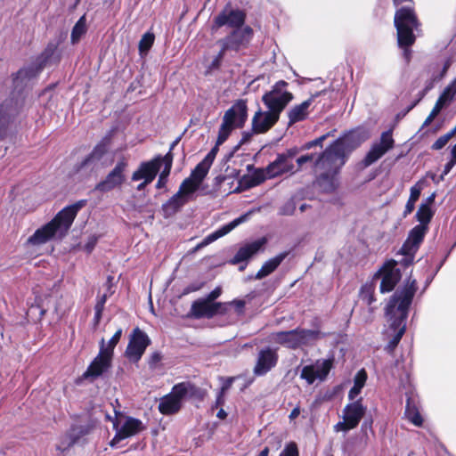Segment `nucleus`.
Here are the masks:
<instances>
[{
  "instance_id": "nucleus-1",
  "label": "nucleus",
  "mask_w": 456,
  "mask_h": 456,
  "mask_svg": "<svg viewBox=\"0 0 456 456\" xmlns=\"http://www.w3.org/2000/svg\"><path fill=\"white\" fill-rule=\"evenodd\" d=\"M417 289L416 281L409 278L404 286L394 293L386 307V314L391 322L390 328L395 332V335L387 346L389 352H392L397 346L405 332L408 310Z\"/></svg>"
},
{
  "instance_id": "nucleus-2",
  "label": "nucleus",
  "mask_w": 456,
  "mask_h": 456,
  "mask_svg": "<svg viewBox=\"0 0 456 456\" xmlns=\"http://www.w3.org/2000/svg\"><path fill=\"white\" fill-rule=\"evenodd\" d=\"M82 200L61 210L55 217L37 229L28 239V243L35 246L43 245L53 238H62L70 228L77 212L86 205Z\"/></svg>"
},
{
  "instance_id": "nucleus-3",
  "label": "nucleus",
  "mask_w": 456,
  "mask_h": 456,
  "mask_svg": "<svg viewBox=\"0 0 456 456\" xmlns=\"http://www.w3.org/2000/svg\"><path fill=\"white\" fill-rule=\"evenodd\" d=\"M346 157L332 143L316 159L314 166L319 173L317 183L323 191L335 189L334 176L346 163Z\"/></svg>"
},
{
  "instance_id": "nucleus-4",
  "label": "nucleus",
  "mask_w": 456,
  "mask_h": 456,
  "mask_svg": "<svg viewBox=\"0 0 456 456\" xmlns=\"http://www.w3.org/2000/svg\"><path fill=\"white\" fill-rule=\"evenodd\" d=\"M321 338V332L318 330H307L300 328L287 331L273 332L270 335V339L272 342L292 350L311 346Z\"/></svg>"
},
{
  "instance_id": "nucleus-5",
  "label": "nucleus",
  "mask_w": 456,
  "mask_h": 456,
  "mask_svg": "<svg viewBox=\"0 0 456 456\" xmlns=\"http://www.w3.org/2000/svg\"><path fill=\"white\" fill-rule=\"evenodd\" d=\"M395 26L397 30V41L400 47H408L414 44L413 30L418 28L419 22L412 8L402 7L398 9L395 15Z\"/></svg>"
},
{
  "instance_id": "nucleus-6",
  "label": "nucleus",
  "mask_w": 456,
  "mask_h": 456,
  "mask_svg": "<svg viewBox=\"0 0 456 456\" xmlns=\"http://www.w3.org/2000/svg\"><path fill=\"white\" fill-rule=\"evenodd\" d=\"M247 118V103L244 100H238L224 112L218 132L217 144H223L234 128L242 127Z\"/></svg>"
},
{
  "instance_id": "nucleus-7",
  "label": "nucleus",
  "mask_w": 456,
  "mask_h": 456,
  "mask_svg": "<svg viewBox=\"0 0 456 456\" xmlns=\"http://www.w3.org/2000/svg\"><path fill=\"white\" fill-rule=\"evenodd\" d=\"M254 36L251 27L232 29L224 37L217 41V45L222 47V53L227 52L240 53L246 50Z\"/></svg>"
},
{
  "instance_id": "nucleus-8",
  "label": "nucleus",
  "mask_w": 456,
  "mask_h": 456,
  "mask_svg": "<svg viewBox=\"0 0 456 456\" xmlns=\"http://www.w3.org/2000/svg\"><path fill=\"white\" fill-rule=\"evenodd\" d=\"M115 436L110 442L111 447H117L118 444L126 438L134 436L146 429V426L142 420L131 417L120 415L113 421Z\"/></svg>"
},
{
  "instance_id": "nucleus-9",
  "label": "nucleus",
  "mask_w": 456,
  "mask_h": 456,
  "mask_svg": "<svg viewBox=\"0 0 456 456\" xmlns=\"http://www.w3.org/2000/svg\"><path fill=\"white\" fill-rule=\"evenodd\" d=\"M287 86V82L280 80L273 86L271 91L265 93L262 97V101L267 109L278 116L293 100V94L285 89Z\"/></svg>"
},
{
  "instance_id": "nucleus-10",
  "label": "nucleus",
  "mask_w": 456,
  "mask_h": 456,
  "mask_svg": "<svg viewBox=\"0 0 456 456\" xmlns=\"http://www.w3.org/2000/svg\"><path fill=\"white\" fill-rule=\"evenodd\" d=\"M246 21V12L239 8L226 5L215 18L211 31L216 32L220 28L226 26L232 29L243 28Z\"/></svg>"
},
{
  "instance_id": "nucleus-11",
  "label": "nucleus",
  "mask_w": 456,
  "mask_h": 456,
  "mask_svg": "<svg viewBox=\"0 0 456 456\" xmlns=\"http://www.w3.org/2000/svg\"><path fill=\"white\" fill-rule=\"evenodd\" d=\"M151 344L148 335L139 328L134 329L125 351V356L133 362H137Z\"/></svg>"
},
{
  "instance_id": "nucleus-12",
  "label": "nucleus",
  "mask_w": 456,
  "mask_h": 456,
  "mask_svg": "<svg viewBox=\"0 0 456 456\" xmlns=\"http://www.w3.org/2000/svg\"><path fill=\"white\" fill-rule=\"evenodd\" d=\"M188 392L184 383L175 385L171 393L163 396L159 404V411L164 415L176 413L182 406V401Z\"/></svg>"
},
{
  "instance_id": "nucleus-13",
  "label": "nucleus",
  "mask_w": 456,
  "mask_h": 456,
  "mask_svg": "<svg viewBox=\"0 0 456 456\" xmlns=\"http://www.w3.org/2000/svg\"><path fill=\"white\" fill-rule=\"evenodd\" d=\"M127 167V161L120 159L107 176L95 185L94 190L100 192H109L122 185L125 182V172Z\"/></svg>"
},
{
  "instance_id": "nucleus-14",
  "label": "nucleus",
  "mask_w": 456,
  "mask_h": 456,
  "mask_svg": "<svg viewBox=\"0 0 456 456\" xmlns=\"http://www.w3.org/2000/svg\"><path fill=\"white\" fill-rule=\"evenodd\" d=\"M395 141L393 139L392 131H385L381 134L379 142H374L368 153L366 154L363 164L369 167L381 159L388 151L394 148Z\"/></svg>"
},
{
  "instance_id": "nucleus-15",
  "label": "nucleus",
  "mask_w": 456,
  "mask_h": 456,
  "mask_svg": "<svg viewBox=\"0 0 456 456\" xmlns=\"http://www.w3.org/2000/svg\"><path fill=\"white\" fill-rule=\"evenodd\" d=\"M333 365V359H320L314 364L304 366L300 378L305 379L308 385H312L315 380L323 381L328 376Z\"/></svg>"
},
{
  "instance_id": "nucleus-16",
  "label": "nucleus",
  "mask_w": 456,
  "mask_h": 456,
  "mask_svg": "<svg viewBox=\"0 0 456 456\" xmlns=\"http://www.w3.org/2000/svg\"><path fill=\"white\" fill-rule=\"evenodd\" d=\"M297 154V150L296 148L289 149L285 152L279 154L276 159L267 166L269 175L274 178L285 173H293L295 167L292 160Z\"/></svg>"
},
{
  "instance_id": "nucleus-17",
  "label": "nucleus",
  "mask_w": 456,
  "mask_h": 456,
  "mask_svg": "<svg viewBox=\"0 0 456 456\" xmlns=\"http://www.w3.org/2000/svg\"><path fill=\"white\" fill-rule=\"evenodd\" d=\"M226 310V304L220 302L211 303L202 298L192 303L191 313L195 318H212L216 314H225Z\"/></svg>"
},
{
  "instance_id": "nucleus-18",
  "label": "nucleus",
  "mask_w": 456,
  "mask_h": 456,
  "mask_svg": "<svg viewBox=\"0 0 456 456\" xmlns=\"http://www.w3.org/2000/svg\"><path fill=\"white\" fill-rule=\"evenodd\" d=\"M396 262L394 260L386 263L383 267L375 274L374 279L382 277L380 283V292L387 293L392 291L400 280L399 270L395 268Z\"/></svg>"
},
{
  "instance_id": "nucleus-19",
  "label": "nucleus",
  "mask_w": 456,
  "mask_h": 456,
  "mask_svg": "<svg viewBox=\"0 0 456 456\" xmlns=\"http://www.w3.org/2000/svg\"><path fill=\"white\" fill-rule=\"evenodd\" d=\"M112 356L109 353H104L103 348H100L98 355L90 363L84 373L86 379H96L106 372L111 366Z\"/></svg>"
},
{
  "instance_id": "nucleus-20",
  "label": "nucleus",
  "mask_w": 456,
  "mask_h": 456,
  "mask_svg": "<svg viewBox=\"0 0 456 456\" xmlns=\"http://www.w3.org/2000/svg\"><path fill=\"white\" fill-rule=\"evenodd\" d=\"M367 138L368 135L363 132L352 131L346 134L344 137L338 139L333 142V144L346 157L352 151L359 147Z\"/></svg>"
},
{
  "instance_id": "nucleus-21",
  "label": "nucleus",
  "mask_w": 456,
  "mask_h": 456,
  "mask_svg": "<svg viewBox=\"0 0 456 456\" xmlns=\"http://www.w3.org/2000/svg\"><path fill=\"white\" fill-rule=\"evenodd\" d=\"M277 362L278 354L274 350L263 349L258 353L253 372L256 376H264L276 365Z\"/></svg>"
},
{
  "instance_id": "nucleus-22",
  "label": "nucleus",
  "mask_w": 456,
  "mask_h": 456,
  "mask_svg": "<svg viewBox=\"0 0 456 456\" xmlns=\"http://www.w3.org/2000/svg\"><path fill=\"white\" fill-rule=\"evenodd\" d=\"M280 116L271 111L258 110L255 113L252 119V130L255 134H263L267 132L279 120Z\"/></svg>"
},
{
  "instance_id": "nucleus-23",
  "label": "nucleus",
  "mask_w": 456,
  "mask_h": 456,
  "mask_svg": "<svg viewBox=\"0 0 456 456\" xmlns=\"http://www.w3.org/2000/svg\"><path fill=\"white\" fill-rule=\"evenodd\" d=\"M428 227L425 225H416L409 232L408 238L402 247L404 255L412 256L419 248L424 240Z\"/></svg>"
},
{
  "instance_id": "nucleus-24",
  "label": "nucleus",
  "mask_w": 456,
  "mask_h": 456,
  "mask_svg": "<svg viewBox=\"0 0 456 456\" xmlns=\"http://www.w3.org/2000/svg\"><path fill=\"white\" fill-rule=\"evenodd\" d=\"M159 159H152L150 161L142 162L138 168L132 175V181H146L151 183L159 173Z\"/></svg>"
},
{
  "instance_id": "nucleus-25",
  "label": "nucleus",
  "mask_w": 456,
  "mask_h": 456,
  "mask_svg": "<svg viewBox=\"0 0 456 456\" xmlns=\"http://www.w3.org/2000/svg\"><path fill=\"white\" fill-rule=\"evenodd\" d=\"M266 242L267 240L265 238H261L244 245L240 248L230 263L232 265H237L248 260L252 256L256 254L266 244Z\"/></svg>"
},
{
  "instance_id": "nucleus-26",
  "label": "nucleus",
  "mask_w": 456,
  "mask_h": 456,
  "mask_svg": "<svg viewBox=\"0 0 456 456\" xmlns=\"http://www.w3.org/2000/svg\"><path fill=\"white\" fill-rule=\"evenodd\" d=\"M362 400L360 398L353 401L343 410V419L347 420L351 427L356 428L366 412V407L363 406Z\"/></svg>"
},
{
  "instance_id": "nucleus-27",
  "label": "nucleus",
  "mask_w": 456,
  "mask_h": 456,
  "mask_svg": "<svg viewBox=\"0 0 456 456\" xmlns=\"http://www.w3.org/2000/svg\"><path fill=\"white\" fill-rule=\"evenodd\" d=\"M314 102V96L301 102L300 104L293 106L288 111L289 125L305 120L309 114V109Z\"/></svg>"
},
{
  "instance_id": "nucleus-28",
  "label": "nucleus",
  "mask_w": 456,
  "mask_h": 456,
  "mask_svg": "<svg viewBox=\"0 0 456 456\" xmlns=\"http://www.w3.org/2000/svg\"><path fill=\"white\" fill-rule=\"evenodd\" d=\"M188 200L179 192L174 194L166 203L162 205V212L165 217H170L178 212Z\"/></svg>"
},
{
  "instance_id": "nucleus-29",
  "label": "nucleus",
  "mask_w": 456,
  "mask_h": 456,
  "mask_svg": "<svg viewBox=\"0 0 456 456\" xmlns=\"http://www.w3.org/2000/svg\"><path fill=\"white\" fill-rule=\"evenodd\" d=\"M288 252H282L277 255L276 256L267 260L261 267V269L256 273L255 279L261 280L273 272H274L277 267L281 264V262L287 257Z\"/></svg>"
},
{
  "instance_id": "nucleus-30",
  "label": "nucleus",
  "mask_w": 456,
  "mask_h": 456,
  "mask_svg": "<svg viewBox=\"0 0 456 456\" xmlns=\"http://www.w3.org/2000/svg\"><path fill=\"white\" fill-rule=\"evenodd\" d=\"M453 97V94H451V87H446L444 93L440 95L438 100L436 101L433 110L424 121L422 127L429 126L435 118L440 113L442 109L444 107L445 103L451 101Z\"/></svg>"
},
{
  "instance_id": "nucleus-31",
  "label": "nucleus",
  "mask_w": 456,
  "mask_h": 456,
  "mask_svg": "<svg viewBox=\"0 0 456 456\" xmlns=\"http://www.w3.org/2000/svg\"><path fill=\"white\" fill-rule=\"evenodd\" d=\"M241 221H242V217L234 219L231 223L227 224L224 225L223 227H221L220 229H218L217 231H216V232H212L211 234L208 235L204 239V240L197 246V248H202V247H204V246H206V245L215 241L216 240L224 236L225 234L229 233L239 224H240Z\"/></svg>"
},
{
  "instance_id": "nucleus-32",
  "label": "nucleus",
  "mask_w": 456,
  "mask_h": 456,
  "mask_svg": "<svg viewBox=\"0 0 456 456\" xmlns=\"http://www.w3.org/2000/svg\"><path fill=\"white\" fill-rule=\"evenodd\" d=\"M89 433V428L87 426L77 425L72 427L69 436L67 437L68 441H62L61 444L58 445V449L61 451H65L71 445H73L79 437Z\"/></svg>"
},
{
  "instance_id": "nucleus-33",
  "label": "nucleus",
  "mask_w": 456,
  "mask_h": 456,
  "mask_svg": "<svg viewBox=\"0 0 456 456\" xmlns=\"http://www.w3.org/2000/svg\"><path fill=\"white\" fill-rule=\"evenodd\" d=\"M366 380L367 373L364 369H362L354 376V386L348 393L349 400L354 401V399L359 395L362 387H364Z\"/></svg>"
},
{
  "instance_id": "nucleus-34",
  "label": "nucleus",
  "mask_w": 456,
  "mask_h": 456,
  "mask_svg": "<svg viewBox=\"0 0 456 456\" xmlns=\"http://www.w3.org/2000/svg\"><path fill=\"white\" fill-rule=\"evenodd\" d=\"M421 189L422 188L419 185V183H416L415 185H413L411 188V194H410L409 200L405 205V208L403 211L404 217H406L408 215H410L413 211V209L415 208V203L419 200V195L421 193Z\"/></svg>"
},
{
  "instance_id": "nucleus-35",
  "label": "nucleus",
  "mask_w": 456,
  "mask_h": 456,
  "mask_svg": "<svg viewBox=\"0 0 456 456\" xmlns=\"http://www.w3.org/2000/svg\"><path fill=\"white\" fill-rule=\"evenodd\" d=\"M200 188V185H198L190 176L187 177L183 181V183L179 186V190L177 192H179L181 195H183L188 201L191 195Z\"/></svg>"
},
{
  "instance_id": "nucleus-36",
  "label": "nucleus",
  "mask_w": 456,
  "mask_h": 456,
  "mask_svg": "<svg viewBox=\"0 0 456 456\" xmlns=\"http://www.w3.org/2000/svg\"><path fill=\"white\" fill-rule=\"evenodd\" d=\"M434 216V212L428 204H421L416 213V218L419 222V225H425L428 227V224Z\"/></svg>"
},
{
  "instance_id": "nucleus-37",
  "label": "nucleus",
  "mask_w": 456,
  "mask_h": 456,
  "mask_svg": "<svg viewBox=\"0 0 456 456\" xmlns=\"http://www.w3.org/2000/svg\"><path fill=\"white\" fill-rule=\"evenodd\" d=\"M86 17L82 16L77 21V23L75 24V26L72 28L71 36H70L71 43L73 45L77 44L80 40L81 37L86 34Z\"/></svg>"
},
{
  "instance_id": "nucleus-38",
  "label": "nucleus",
  "mask_w": 456,
  "mask_h": 456,
  "mask_svg": "<svg viewBox=\"0 0 456 456\" xmlns=\"http://www.w3.org/2000/svg\"><path fill=\"white\" fill-rule=\"evenodd\" d=\"M210 167L204 164L203 162H200L196 167L191 171L190 177L200 186L201 183L207 176Z\"/></svg>"
},
{
  "instance_id": "nucleus-39",
  "label": "nucleus",
  "mask_w": 456,
  "mask_h": 456,
  "mask_svg": "<svg viewBox=\"0 0 456 456\" xmlns=\"http://www.w3.org/2000/svg\"><path fill=\"white\" fill-rule=\"evenodd\" d=\"M122 335V329H118L112 338L109 340L108 344H105L104 338H102L100 342V348H103L104 353H109L110 356L113 357V351L118 341L120 340Z\"/></svg>"
},
{
  "instance_id": "nucleus-40",
  "label": "nucleus",
  "mask_w": 456,
  "mask_h": 456,
  "mask_svg": "<svg viewBox=\"0 0 456 456\" xmlns=\"http://www.w3.org/2000/svg\"><path fill=\"white\" fill-rule=\"evenodd\" d=\"M405 415L407 419L413 423L415 426H421L423 419L421 415L419 414L418 409L412 405L410 400L407 401L406 408H405Z\"/></svg>"
},
{
  "instance_id": "nucleus-41",
  "label": "nucleus",
  "mask_w": 456,
  "mask_h": 456,
  "mask_svg": "<svg viewBox=\"0 0 456 456\" xmlns=\"http://www.w3.org/2000/svg\"><path fill=\"white\" fill-rule=\"evenodd\" d=\"M374 285L371 283L364 284L360 290V297L367 305H370L374 301Z\"/></svg>"
},
{
  "instance_id": "nucleus-42",
  "label": "nucleus",
  "mask_w": 456,
  "mask_h": 456,
  "mask_svg": "<svg viewBox=\"0 0 456 456\" xmlns=\"http://www.w3.org/2000/svg\"><path fill=\"white\" fill-rule=\"evenodd\" d=\"M269 175H270L269 172H267V167L265 169L256 170L251 175L250 185L256 186V185L262 183L266 179L273 178V176H271Z\"/></svg>"
},
{
  "instance_id": "nucleus-43",
  "label": "nucleus",
  "mask_w": 456,
  "mask_h": 456,
  "mask_svg": "<svg viewBox=\"0 0 456 456\" xmlns=\"http://www.w3.org/2000/svg\"><path fill=\"white\" fill-rule=\"evenodd\" d=\"M155 36L151 32H146L139 42L140 53H147L154 43Z\"/></svg>"
},
{
  "instance_id": "nucleus-44",
  "label": "nucleus",
  "mask_w": 456,
  "mask_h": 456,
  "mask_svg": "<svg viewBox=\"0 0 456 456\" xmlns=\"http://www.w3.org/2000/svg\"><path fill=\"white\" fill-rule=\"evenodd\" d=\"M105 152L106 147L103 143L96 145L92 153L82 162V166L87 165L93 159H100Z\"/></svg>"
},
{
  "instance_id": "nucleus-45",
  "label": "nucleus",
  "mask_w": 456,
  "mask_h": 456,
  "mask_svg": "<svg viewBox=\"0 0 456 456\" xmlns=\"http://www.w3.org/2000/svg\"><path fill=\"white\" fill-rule=\"evenodd\" d=\"M455 135L454 133L451 130L450 132L446 133L445 134L440 136L433 144L432 149L435 151H439L443 149L448 142Z\"/></svg>"
},
{
  "instance_id": "nucleus-46",
  "label": "nucleus",
  "mask_w": 456,
  "mask_h": 456,
  "mask_svg": "<svg viewBox=\"0 0 456 456\" xmlns=\"http://www.w3.org/2000/svg\"><path fill=\"white\" fill-rule=\"evenodd\" d=\"M279 456H299L297 444L295 442L287 444Z\"/></svg>"
},
{
  "instance_id": "nucleus-47",
  "label": "nucleus",
  "mask_w": 456,
  "mask_h": 456,
  "mask_svg": "<svg viewBox=\"0 0 456 456\" xmlns=\"http://www.w3.org/2000/svg\"><path fill=\"white\" fill-rule=\"evenodd\" d=\"M154 159H159V169H160L162 164L165 165L164 167H166V169H171L173 163V154L171 151H169L165 156L158 155Z\"/></svg>"
},
{
  "instance_id": "nucleus-48",
  "label": "nucleus",
  "mask_w": 456,
  "mask_h": 456,
  "mask_svg": "<svg viewBox=\"0 0 456 456\" xmlns=\"http://www.w3.org/2000/svg\"><path fill=\"white\" fill-rule=\"evenodd\" d=\"M58 47V43L51 42L47 45L44 53H42V57L44 58L45 62L50 61L51 58L54 55Z\"/></svg>"
},
{
  "instance_id": "nucleus-49",
  "label": "nucleus",
  "mask_w": 456,
  "mask_h": 456,
  "mask_svg": "<svg viewBox=\"0 0 456 456\" xmlns=\"http://www.w3.org/2000/svg\"><path fill=\"white\" fill-rule=\"evenodd\" d=\"M170 171H171V169H166V167H164V169L162 170V172L160 173V175L159 176V179H158V182L156 184V187L158 189H161L166 186L167 182V177L170 174Z\"/></svg>"
},
{
  "instance_id": "nucleus-50",
  "label": "nucleus",
  "mask_w": 456,
  "mask_h": 456,
  "mask_svg": "<svg viewBox=\"0 0 456 456\" xmlns=\"http://www.w3.org/2000/svg\"><path fill=\"white\" fill-rule=\"evenodd\" d=\"M220 144L216 143V146L207 154V156L203 159L201 162L208 165V167H211V165L214 162V159L216 158V155L218 151V147Z\"/></svg>"
},
{
  "instance_id": "nucleus-51",
  "label": "nucleus",
  "mask_w": 456,
  "mask_h": 456,
  "mask_svg": "<svg viewBox=\"0 0 456 456\" xmlns=\"http://www.w3.org/2000/svg\"><path fill=\"white\" fill-rule=\"evenodd\" d=\"M32 73H33V70L28 69H20L16 74V77L14 78V83L16 85H18L19 80L22 81L23 79L29 78L32 76Z\"/></svg>"
},
{
  "instance_id": "nucleus-52",
  "label": "nucleus",
  "mask_w": 456,
  "mask_h": 456,
  "mask_svg": "<svg viewBox=\"0 0 456 456\" xmlns=\"http://www.w3.org/2000/svg\"><path fill=\"white\" fill-rule=\"evenodd\" d=\"M354 428H355L351 427V424H349V422L344 419H343V421H339L334 426V430L336 432H340V431L347 432Z\"/></svg>"
},
{
  "instance_id": "nucleus-53",
  "label": "nucleus",
  "mask_w": 456,
  "mask_h": 456,
  "mask_svg": "<svg viewBox=\"0 0 456 456\" xmlns=\"http://www.w3.org/2000/svg\"><path fill=\"white\" fill-rule=\"evenodd\" d=\"M162 360V355L159 352H154L149 360V365L151 369H155Z\"/></svg>"
},
{
  "instance_id": "nucleus-54",
  "label": "nucleus",
  "mask_w": 456,
  "mask_h": 456,
  "mask_svg": "<svg viewBox=\"0 0 456 456\" xmlns=\"http://www.w3.org/2000/svg\"><path fill=\"white\" fill-rule=\"evenodd\" d=\"M226 305H232L234 306L235 308V311L238 313V314H242L243 311H244V307H245V301L244 300H241V299H235L230 303H225Z\"/></svg>"
},
{
  "instance_id": "nucleus-55",
  "label": "nucleus",
  "mask_w": 456,
  "mask_h": 456,
  "mask_svg": "<svg viewBox=\"0 0 456 456\" xmlns=\"http://www.w3.org/2000/svg\"><path fill=\"white\" fill-rule=\"evenodd\" d=\"M9 112L4 107V105L0 106V129L8 122L9 120Z\"/></svg>"
},
{
  "instance_id": "nucleus-56",
  "label": "nucleus",
  "mask_w": 456,
  "mask_h": 456,
  "mask_svg": "<svg viewBox=\"0 0 456 456\" xmlns=\"http://www.w3.org/2000/svg\"><path fill=\"white\" fill-rule=\"evenodd\" d=\"M110 296L108 295L107 293H103L102 296H99L97 297V301H96V304L94 305V308H98V309H102V310H104V305H105V303L107 301V299L110 297Z\"/></svg>"
},
{
  "instance_id": "nucleus-57",
  "label": "nucleus",
  "mask_w": 456,
  "mask_h": 456,
  "mask_svg": "<svg viewBox=\"0 0 456 456\" xmlns=\"http://www.w3.org/2000/svg\"><path fill=\"white\" fill-rule=\"evenodd\" d=\"M222 292L221 288L217 287L214 290H212L205 299L210 301L211 303H215V299L220 297Z\"/></svg>"
},
{
  "instance_id": "nucleus-58",
  "label": "nucleus",
  "mask_w": 456,
  "mask_h": 456,
  "mask_svg": "<svg viewBox=\"0 0 456 456\" xmlns=\"http://www.w3.org/2000/svg\"><path fill=\"white\" fill-rule=\"evenodd\" d=\"M104 286L106 287L105 293H107L110 296H112L114 294L113 277L112 276L109 275L107 277V280H106V282H105Z\"/></svg>"
},
{
  "instance_id": "nucleus-59",
  "label": "nucleus",
  "mask_w": 456,
  "mask_h": 456,
  "mask_svg": "<svg viewBox=\"0 0 456 456\" xmlns=\"http://www.w3.org/2000/svg\"><path fill=\"white\" fill-rule=\"evenodd\" d=\"M226 53H222V48L220 49L217 55L215 57V59L212 61L210 67L211 68H217L219 67L221 61H223L224 55Z\"/></svg>"
},
{
  "instance_id": "nucleus-60",
  "label": "nucleus",
  "mask_w": 456,
  "mask_h": 456,
  "mask_svg": "<svg viewBox=\"0 0 456 456\" xmlns=\"http://www.w3.org/2000/svg\"><path fill=\"white\" fill-rule=\"evenodd\" d=\"M223 380H224V381H223V384H222V387H221V389H220V391H219V392H221V393H223V394H225V392H226L227 390H229V389H230V387H232V382H233V380H234V378H227V379H223Z\"/></svg>"
},
{
  "instance_id": "nucleus-61",
  "label": "nucleus",
  "mask_w": 456,
  "mask_h": 456,
  "mask_svg": "<svg viewBox=\"0 0 456 456\" xmlns=\"http://www.w3.org/2000/svg\"><path fill=\"white\" fill-rule=\"evenodd\" d=\"M456 165V161H454L452 159H451L445 165L443 170V174L441 175V178L444 179V176L448 175L452 167Z\"/></svg>"
},
{
  "instance_id": "nucleus-62",
  "label": "nucleus",
  "mask_w": 456,
  "mask_h": 456,
  "mask_svg": "<svg viewBox=\"0 0 456 456\" xmlns=\"http://www.w3.org/2000/svg\"><path fill=\"white\" fill-rule=\"evenodd\" d=\"M314 159V155L313 154H306V155H303L301 157H299L297 159V163L298 165V167H302L305 163H307L309 161H313Z\"/></svg>"
},
{
  "instance_id": "nucleus-63",
  "label": "nucleus",
  "mask_w": 456,
  "mask_h": 456,
  "mask_svg": "<svg viewBox=\"0 0 456 456\" xmlns=\"http://www.w3.org/2000/svg\"><path fill=\"white\" fill-rule=\"evenodd\" d=\"M295 210L294 202H288L281 209L283 215H292Z\"/></svg>"
},
{
  "instance_id": "nucleus-64",
  "label": "nucleus",
  "mask_w": 456,
  "mask_h": 456,
  "mask_svg": "<svg viewBox=\"0 0 456 456\" xmlns=\"http://www.w3.org/2000/svg\"><path fill=\"white\" fill-rule=\"evenodd\" d=\"M103 310L94 308V322L95 325H98L101 322Z\"/></svg>"
}]
</instances>
